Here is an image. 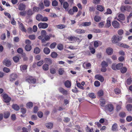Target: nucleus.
Instances as JSON below:
<instances>
[{
  "label": "nucleus",
  "instance_id": "obj_1",
  "mask_svg": "<svg viewBox=\"0 0 132 132\" xmlns=\"http://www.w3.org/2000/svg\"><path fill=\"white\" fill-rule=\"evenodd\" d=\"M122 39L121 36L118 35H114L112 39V41L113 43L116 44L120 41Z\"/></svg>",
  "mask_w": 132,
  "mask_h": 132
},
{
  "label": "nucleus",
  "instance_id": "obj_2",
  "mask_svg": "<svg viewBox=\"0 0 132 132\" xmlns=\"http://www.w3.org/2000/svg\"><path fill=\"white\" fill-rule=\"evenodd\" d=\"M2 95L3 98V101L5 103H9L11 100V98L6 94H3Z\"/></svg>",
  "mask_w": 132,
  "mask_h": 132
},
{
  "label": "nucleus",
  "instance_id": "obj_3",
  "mask_svg": "<svg viewBox=\"0 0 132 132\" xmlns=\"http://www.w3.org/2000/svg\"><path fill=\"white\" fill-rule=\"evenodd\" d=\"M38 26L39 28L45 29L48 27V24L46 23L40 22L38 24Z\"/></svg>",
  "mask_w": 132,
  "mask_h": 132
},
{
  "label": "nucleus",
  "instance_id": "obj_4",
  "mask_svg": "<svg viewBox=\"0 0 132 132\" xmlns=\"http://www.w3.org/2000/svg\"><path fill=\"white\" fill-rule=\"evenodd\" d=\"M18 9L20 11H24L25 10L26 6L25 4L21 3L18 5Z\"/></svg>",
  "mask_w": 132,
  "mask_h": 132
},
{
  "label": "nucleus",
  "instance_id": "obj_5",
  "mask_svg": "<svg viewBox=\"0 0 132 132\" xmlns=\"http://www.w3.org/2000/svg\"><path fill=\"white\" fill-rule=\"evenodd\" d=\"M3 64L7 67H9L11 64L10 61L7 59L4 60Z\"/></svg>",
  "mask_w": 132,
  "mask_h": 132
},
{
  "label": "nucleus",
  "instance_id": "obj_6",
  "mask_svg": "<svg viewBox=\"0 0 132 132\" xmlns=\"http://www.w3.org/2000/svg\"><path fill=\"white\" fill-rule=\"evenodd\" d=\"M26 81L28 82L29 83L34 84L36 82V80L32 77H30L27 79Z\"/></svg>",
  "mask_w": 132,
  "mask_h": 132
},
{
  "label": "nucleus",
  "instance_id": "obj_7",
  "mask_svg": "<svg viewBox=\"0 0 132 132\" xmlns=\"http://www.w3.org/2000/svg\"><path fill=\"white\" fill-rule=\"evenodd\" d=\"M95 77L96 79L100 80L101 82H103L104 81L103 77L100 75H96L95 76Z\"/></svg>",
  "mask_w": 132,
  "mask_h": 132
},
{
  "label": "nucleus",
  "instance_id": "obj_8",
  "mask_svg": "<svg viewBox=\"0 0 132 132\" xmlns=\"http://www.w3.org/2000/svg\"><path fill=\"white\" fill-rule=\"evenodd\" d=\"M112 25L115 28H118L119 26V22L116 21H114L112 22Z\"/></svg>",
  "mask_w": 132,
  "mask_h": 132
},
{
  "label": "nucleus",
  "instance_id": "obj_9",
  "mask_svg": "<svg viewBox=\"0 0 132 132\" xmlns=\"http://www.w3.org/2000/svg\"><path fill=\"white\" fill-rule=\"evenodd\" d=\"M17 78V76L16 74H12L10 76V80L11 81L15 80L16 78Z\"/></svg>",
  "mask_w": 132,
  "mask_h": 132
},
{
  "label": "nucleus",
  "instance_id": "obj_10",
  "mask_svg": "<svg viewBox=\"0 0 132 132\" xmlns=\"http://www.w3.org/2000/svg\"><path fill=\"white\" fill-rule=\"evenodd\" d=\"M113 49L110 47H108L106 50V52L109 55H112L113 53Z\"/></svg>",
  "mask_w": 132,
  "mask_h": 132
},
{
  "label": "nucleus",
  "instance_id": "obj_11",
  "mask_svg": "<svg viewBox=\"0 0 132 132\" xmlns=\"http://www.w3.org/2000/svg\"><path fill=\"white\" fill-rule=\"evenodd\" d=\"M41 35L38 37L39 39H42L46 35V32L45 30H43L41 31Z\"/></svg>",
  "mask_w": 132,
  "mask_h": 132
},
{
  "label": "nucleus",
  "instance_id": "obj_12",
  "mask_svg": "<svg viewBox=\"0 0 132 132\" xmlns=\"http://www.w3.org/2000/svg\"><path fill=\"white\" fill-rule=\"evenodd\" d=\"M119 19H118L117 20L119 21H120V20H123L125 19V16L124 14L120 13L118 15Z\"/></svg>",
  "mask_w": 132,
  "mask_h": 132
},
{
  "label": "nucleus",
  "instance_id": "obj_13",
  "mask_svg": "<svg viewBox=\"0 0 132 132\" xmlns=\"http://www.w3.org/2000/svg\"><path fill=\"white\" fill-rule=\"evenodd\" d=\"M91 23L90 22H84L82 23V24H78V25L79 26H90L91 24Z\"/></svg>",
  "mask_w": 132,
  "mask_h": 132
},
{
  "label": "nucleus",
  "instance_id": "obj_14",
  "mask_svg": "<svg viewBox=\"0 0 132 132\" xmlns=\"http://www.w3.org/2000/svg\"><path fill=\"white\" fill-rule=\"evenodd\" d=\"M45 125L47 128L51 129L53 127V123L51 122L47 123L45 124Z\"/></svg>",
  "mask_w": 132,
  "mask_h": 132
},
{
  "label": "nucleus",
  "instance_id": "obj_15",
  "mask_svg": "<svg viewBox=\"0 0 132 132\" xmlns=\"http://www.w3.org/2000/svg\"><path fill=\"white\" fill-rule=\"evenodd\" d=\"M21 70L22 72H26L27 66L26 65H22L20 66Z\"/></svg>",
  "mask_w": 132,
  "mask_h": 132
},
{
  "label": "nucleus",
  "instance_id": "obj_16",
  "mask_svg": "<svg viewBox=\"0 0 132 132\" xmlns=\"http://www.w3.org/2000/svg\"><path fill=\"white\" fill-rule=\"evenodd\" d=\"M83 67L84 68H89L91 66V64L89 63L85 62L83 63Z\"/></svg>",
  "mask_w": 132,
  "mask_h": 132
},
{
  "label": "nucleus",
  "instance_id": "obj_17",
  "mask_svg": "<svg viewBox=\"0 0 132 132\" xmlns=\"http://www.w3.org/2000/svg\"><path fill=\"white\" fill-rule=\"evenodd\" d=\"M75 31L78 34H83L85 33V31L83 29H77L75 30Z\"/></svg>",
  "mask_w": 132,
  "mask_h": 132
},
{
  "label": "nucleus",
  "instance_id": "obj_18",
  "mask_svg": "<svg viewBox=\"0 0 132 132\" xmlns=\"http://www.w3.org/2000/svg\"><path fill=\"white\" fill-rule=\"evenodd\" d=\"M60 92L62 93L63 94L67 95L68 94V92L66 90L62 88H60L59 89Z\"/></svg>",
  "mask_w": 132,
  "mask_h": 132
},
{
  "label": "nucleus",
  "instance_id": "obj_19",
  "mask_svg": "<svg viewBox=\"0 0 132 132\" xmlns=\"http://www.w3.org/2000/svg\"><path fill=\"white\" fill-rule=\"evenodd\" d=\"M111 21L110 18H108L107 20V22L105 25V26L107 28H109L111 26Z\"/></svg>",
  "mask_w": 132,
  "mask_h": 132
},
{
  "label": "nucleus",
  "instance_id": "obj_20",
  "mask_svg": "<svg viewBox=\"0 0 132 132\" xmlns=\"http://www.w3.org/2000/svg\"><path fill=\"white\" fill-rule=\"evenodd\" d=\"M118 129V125L116 123L114 124L112 127V130L113 131H116Z\"/></svg>",
  "mask_w": 132,
  "mask_h": 132
},
{
  "label": "nucleus",
  "instance_id": "obj_21",
  "mask_svg": "<svg viewBox=\"0 0 132 132\" xmlns=\"http://www.w3.org/2000/svg\"><path fill=\"white\" fill-rule=\"evenodd\" d=\"M108 109L109 111L111 112L113 110L114 107L113 105L111 104H108Z\"/></svg>",
  "mask_w": 132,
  "mask_h": 132
},
{
  "label": "nucleus",
  "instance_id": "obj_22",
  "mask_svg": "<svg viewBox=\"0 0 132 132\" xmlns=\"http://www.w3.org/2000/svg\"><path fill=\"white\" fill-rule=\"evenodd\" d=\"M25 49L27 51H30L31 49V46L30 44H27L26 45Z\"/></svg>",
  "mask_w": 132,
  "mask_h": 132
},
{
  "label": "nucleus",
  "instance_id": "obj_23",
  "mask_svg": "<svg viewBox=\"0 0 132 132\" xmlns=\"http://www.w3.org/2000/svg\"><path fill=\"white\" fill-rule=\"evenodd\" d=\"M123 66V64L122 63H118L116 65V68L117 70H119Z\"/></svg>",
  "mask_w": 132,
  "mask_h": 132
},
{
  "label": "nucleus",
  "instance_id": "obj_24",
  "mask_svg": "<svg viewBox=\"0 0 132 132\" xmlns=\"http://www.w3.org/2000/svg\"><path fill=\"white\" fill-rule=\"evenodd\" d=\"M19 27L20 29L22 31H24L25 32H26V30L25 29L22 23H21L20 24Z\"/></svg>",
  "mask_w": 132,
  "mask_h": 132
},
{
  "label": "nucleus",
  "instance_id": "obj_25",
  "mask_svg": "<svg viewBox=\"0 0 132 132\" xmlns=\"http://www.w3.org/2000/svg\"><path fill=\"white\" fill-rule=\"evenodd\" d=\"M66 87L67 88H69L71 86V83L69 80L66 81L64 83Z\"/></svg>",
  "mask_w": 132,
  "mask_h": 132
},
{
  "label": "nucleus",
  "instance_id": "obj_26",
  "mask_svg": "<svg viewBox=\"0 0 132 132\" xmlns=\"http://www.w3.org/2000/svg\"><path fill=\"white\" fill-rule=\"evenodd\" d=\"M43 69L45 71L48 70L49 69L48 65L46 64H44L43 66Z\"/></svg>",
  "mask_w": 132,
  "mask_h": 132
},
{
  "label": "nucleus",
  "instance_id": "obj_27",
  "mask_svg": "<svg viewBox=\"0 0 132 132\" xmlns=\"http://www.w3.org/2000/svg\"><path fill=\"white\" fill-rule=\"evenodd\" d=\"M45 6L46 7H48L50 4V3L47 0H44L43 1Z\"/></svg>",
  "mask_w": 132,
  "mask_h": 132
},
{
  "label": "nucleus",
  "instance_id": "obj_28",
  "mask_svg": "<svg viewBox=\"0 0 132 132\" xmlns=\"http://www.w3.org/2000/svg\"><path fill=\"white\" fill-rule=\"evenodd\" d=\"M44 53L46 54H49L50 52V49L47 47H46L44 48Z\"/></svg>",
  "mask_w": 132,
  "mask_h": 132
},
{
  "label": "nucleus",
  "instance_id": "obj_29",
  "mask_svg": "<svg viewBox=\"0 0 132 132\" xmlns=\"http://www.w3.org/2000/svg\"><path fill=\"white\" fill-rule=\"evenodd\" d=\"M126 108L128 111H131L132 110V105L131 104H127Z\"/></svg>",
  "mask_w": 132,
  "mask_h": 132
},
{
  "label": "nucleus",
  "instance_id": "obj_30",
  "mask_svg": "<svg viewBox=\"0 0 132 132\" xmlns=\"http://www.w3.org/2000/svg\"><path fill=\"white\" fill-rule=\"evenodd\" d=\"M12 107L16 111H18L20 109L19 106L16 104H13L12 106Z\"/></svg>",
  "mask_w": 132,
  "mask_h": 132
},
{
  "label": "nucleus",
  "instance_id": "obj_31",
  "mask_svg": "<svg viewBox=\"0 0 132 132\" xmlns=\"http://www.w3.org/2000/svg\"><path fill=\"white\" fill-rule=\"evenodd\" d=\"M33 104L32 102H29L26 104V107L28 108H32Z\"/></svg>",
  "mask_w": 132,
  "mask_h": 132
},
{
  "label": "nucleus",
  "instance_id": "obj_32",
  "mask_svg": "<svg viewBox=\"0 0 132 132\" xmlns=\"http://www.w3.org/2000/svg\"><path fill=\"white\" fill-rule=\"evenodd\" d=\"M97 10L100 11H102L104 10V7L101 5H98L97 6Z\"/></svg>",
  "mask_w": 132,
  "mask_h": 132
},
{
  "label": "nucleus",
  "instance_id": "obj_33",
  "mask_svg": "<svg viewBox=\"0 0 132 132\" xmlns=\"http://www.w3.org/2000/svg\"><path fill=\"white\" fill-rule=\"evenodd\" d=\"M59 74L60 75L63 74L64 72V69L63 68H60L58 70Z\"/></svg>",
  "mask_w": 132,
  "mask_h": 132
},
{
  "label": "nucleus",
  "instance_id": "obj_34",
  "mask_svg": "<svg viewBox=\"0 0 132 132\" xmlns=\"http://www.w3.org/2000/svg\"><path fill=\"white\" fill-rule=\"evenodd\" d=\"M40 51V49L38 47H36L34 49V53L36 54H37L39 53Z\"/></svg>",
  "mask_w": 132,
  "mask_h": 132
},
{
  "label": "nucleus",
  "instance_id": "obj_35",
  "mask_svg": "<svg viewBox=\"0 0 132 132\" xmlns=\"http://www.w3.org/2000/svg\"><path fill=\"white\" fill-rule=\"evenodd\" d=\"M43 18L42 16L40 14H38L36 16V19L38 21H41Z\"/></svg>",
  "mask_w": 132,
  "mask_h": 132
},
{
  "label": "nucleus",
  "instance_id": "obj_36",
  "mask_svg": "<svg viewBox=\"0 0 132 132\" xmlns=\"http://www.w3.org/2000/svg\"><path fill=\"white\" fill-rule=\"evenodd\" d=\"M44 61L46 63H47L49 64H51L52 63L51 60L49 58H45Z\"/></svg>",
  "mask_w": 132,
  "mask_h": 132
},
{
  "label": "nucleus",
  "instance_id": "obj_37",
  "mask_svg": "<svg viewBox=\"0 0 132 132\" xmlns=\"http://www.w3.org/2000/svg\"><path fill=\"white\" fill-rule=\"evenodd\" d=\"M101 65L102 67H108V62H106L105 61L102 62Z\"/></svg>",
  "mask_w": 132,
  "mask_h": 132
},
{
  "label": "nucleus",
  "instance_id": "obj_38",
  "mask_svg": "<svg viewBox=\"0 0 132 132\" xmlns=\"http://www.w3.org/2000/svg\"><path fill=\"white\" fill-rule=\"evenodd\" d=\"M132 80L130 78H129L127 79L126 82V84H127L128 85H130L131 84L132 82Z\"/></svg>",
  "mask_w": 132,
  "mask_h": 132
},
{
  "label": "nucleus",
  "instance_id": "obj_39",
  "mask_svg": "<svg viewBox=\"0 0 132 132\" xmlns=\"http://www.w3.org/2000/svg\"><path fill=\"white\" fill-rule=\"evenodd\" d=\"M101 19V18L98 16H96L94 18L96 22H98L100 21Z\"/></svg>",
  "mask_w": 132,
  "mask_h": 132
},
{
  "label": "nucleus",
  "instance_id": "obj_40",
  "mask_svg": "<svg viewBox=\"0 0 132 132\" xmlns=\"http://www.w3.org/2000/svg\"><path fill=\"white\" fill-rule=\"evenodd\" d=\"M10 114L8 112H6L4 113V117L5 118H8Z\"/></svg>",
  "mask_w": 132,
  "mask_h": 132
},
{
  "label": "nucleus",
  "instance_id": "obj_41",
  "mask_svg": "<svg viewBox=\"0 0 132 132\" xmlns=\"http://www.w3.org/2000/svg\"><path fill=\"white\" fill-rule=\"evenodd\" d=\"M127 71V69L125 67H122L121 69V71L122 73H125Z\"/></svg>",
  "mask_w": 132,
  "mask_h": 132
},
{
  "label": "nucleus",
  "instance_id": "obj_42",
  "mask_svg": "<svg viewBox=\"0 0 132 132\" xmlns=\"http://www.w3.org/2000/svg\"><path fill=\"white\" fill-rule=\"evenodd\" d=\"M69 4L67 2H64L63 3V7L66 9L69 6Z\"/></svg>",
  "mask_w": 132,
  "mask_h": 132
},
{
  "label": "nucleus",
  "instance_id": "obj_43",
  "mask_svg": "<svg viewBox=\"0 0 132 132\" xmlns=\"http://www.w3.org/2000/svg\"><path fill=\"white\" fill-rule=\"evenodd\" d=\"M50 72L51 73L54 74L56 72V70L54 68H52L50 69Z\"/></svg>",
  "mask_w": 132,
  "mask_h": 132
},
{
  "label": "nucleus",
  "instance_id": "obj_44",
  "mask_svg": "<svg viewBox=\"0 0 132 132\" xmlns=\"http://www.w3.org/2000/svg\"><path fill=\"white\" fill-rule=\"evenodd\" d=\"M39 8L41 9H43L44 8V6L43 5V2L42 1L39 4Z\"/></svg>",
  "mask_w": 132,
  "mask_h": 132
},
{
  "label": "nucleus",
  "instance_id": "obj_45",
  "mask_svg": "<svg viewBox=\"0 0 132 132\" xmlns=\"http://www.w3.org/2000/svg\"><path fill=\"white\" fill-rule=\"evenodd\" d=\"M100 105L102 106H104L105 103V101L103 99H101L100 100Z\"/></svg>",
  "mask_w": 132,
  "mask_h": 132
},
{
  "label": "nucleus",
  "instance_id": "obj_46",
  "mask_svg": "<svg viewBox=\"0 0 132 132\" xmlns=\"http://www.w3.org/2000/svg\"><path fill=\"white\" fill-rule=\"evenodd\" d=\"M104 22H101L99 23L98 26L100 28H102L104 26Z\"/></svg>",
  "mask_w": 132,
  "mask_h": 132
},
{
  "label": "nucleus",
  "instance_id": "obj_47",
  "mask_svg": "<svg viewBox=\"0 0 132 132\" xmlns=\"http://www.w3.org/2000/svg\"><path fill=\"white\" fill-rule=\"evenodd\" d=\"M3 70L4 72L7 73L10 72V69L8 68L5 67L3 68Z\"/></svg>",
  "mask_w": 132,
  "mask_h": 132
},
{
  "label": "nucleus",
  "instance_id": "obj_48",
  "mask_svg": "<svg viewBox=\"0 0 132 132\" xmlns=\"http://www.w3.org/2000/svg\"><path fill=\"white\" fill-rule=\"evenodd\" d=\"M89 97L92 98H95L96 97L95 95L93 93H90L89 94Z\"/></svg>",
  "mask_w": 132,
  "mask_h": 132
},
{
  "label": "nucleus",
  "instance_id": "obj_49",
  "mask_svg": "<svg viewBox=\"0 0 132 132\" xmlns=\"http://www.w3.org/2000/svg\"><path fill=\"white\" fill-rule=\"evenodd\" d=\"M103 90H100L97 93V94L99 96H101L103 95Z\"/></svg>",
  "mask_w": 132,
  "mask_h": 132
},
{
  "label": "nucleus",
  "instance_id": "obj_50",
  "mask_svg": "<svg viewBox=\"0 0 132 132\" xmlns=\"http://www.w3.org/2000/svg\"><path fill=\"white\" fill-rule=\"evenodd\" d=\"M13 60L15 62H17L19 61V59L18 57L15 56L13 57Z\"/></svg>",
  "mask_w": 132,
  "mask_h": 132
},
{
  "label": "nucleus",
  "instance_id": "obj_51",
  "mask_svg": "<svg viewBox=\"0 0 132 132\" xmlns=\"http://www.w3.org/2000/svg\"><path fill=\"white\" fill-rule=\"evenodd\" d=\"M57 48L60 50H62L63 48V46L62 44H59L57 46Z\"/></svg>",
  "mask_w": 132,
  "mask_h": 132
},
{
  "label": "nucleus",
  "instance_id": "obj_52",
  "mask_svg": "<svg viewBox=\"0 0 132 132\" xmlns=\"http://www.w3.org/2000/svg\"><path fill=\"white\" fill-rule=\"evenodd\" d=\"M57 27L60 29H62L65 27V26L63 24H60L57 25L56 26Z\"/></svg>",
  "mask_w": 132,
  "mask_h": 132
},
{
  "label": "nucleus",
  "instance_id": "obj_53",
  "mask_svg": "<svg viewBox=\"0 0 132 132\" xmlns=\"http://www.w3.org/2000/svg\"><path fill=\"white\" fill-rule=\"evenodd\" d=\"M114 91L115 93L117 94H118L120 93V91L118 88H116L114 89Z\"/></svg>",
  "mask_w": 132,
  "mask_h": 132
},
{
  "label": "nucleus",
  "instance_id": "obj_54",
  "mask_svg": "<svg viewBox=\"0 0 132 132\" xmlns=\"http://www.w3.org/2000/svg\"><path fill=\"white\" fill-rule=\"evenodd\" d=\"M56 45V44L55 42H54L51 44L50 47L52 49L55 48Z\"/></svg>",
  "mask_w": 132,
  "mask_h": 132
},
{
  "label": "nucleus",
  "instance_id": "obj_55",
  "mask_svg": "<svg viewBox=\"0 0 132 132\" xmlns=\"http://www.w3.org/2000/svg\"><path fill=\"white\" fill-rule=\"evenodd\" d=\"M89 48L92 53L93 54L95 53V50L93 47H91L89 46Z\"/></svg>",
  "mask_w": 132,
  "mask_h": 132
},
{
  "label": "nucleus",
  "instance_id": "obj_56",
  "mask_svg": "<svg viewBox=\"0 0 132 132\" xmlns=\"http://www.w3.org/2000/svg\"><path fill=\"white\" fill-rule=\"evenodd\" d=\"M32 11L31 9H29L27 12V14L29 16H31L33 14Z\"/></svg>",
  "mask_w": 132,
  "mask_h": 132
},
{
  "label": "nucleus",
  "instance_id": "obj_57",
  "mask_svg": "<svg viewBox=\"0 0 132 132\" xmlns=\"http://www.w3.org/2000/svg\"><path fill=\"white\" fill-rule=\"evenodd\" d=\"M86 130L87 132H92L93 130V128H92L91 129L87 126V127L86 128Z\"/></svg>",
  "mask_w": 132,
  "mask_h": 132
},
{
  "label": "nucleus",
  "instance_id": "obj_58",
  "mask_svg": "<svg viewBox=\"0 0 132 132\" xmlns=\"http://www.w3.org/2000/svg\"><path fill=\"white\" fill-rule=\"evenodd\" d=\"M94 85L95 86L98 87L100 85V83L98 81H96L94 83Z\"/></svg>",
  "mask_w": 132,
  "mask_h": 132
},
{
  "label": "nucleus",
  "instance_id": "obj_59",
  "mask_svg": "<svg viewBox=\"0 0 132 132\" xmlns=\"http://www.w3.org/2000/svg\"><path fill=\"white\" fill-rule=\"evenodd\" d=\"M43 63V60H41L37 63V65L38 66H40L42 65Z\"/></svg>",
  "mask_w": 132,
  "mask_h": 132
},
{
  "label": "nucleus",
  "instance_id": "obj_60",
  "mask_svg": "<svg viewBox=\"0 0 132 132\" xmlns=\"http://www.w3.org/2000/svg\"><path fill=\"white\" fill-rule=\"evenodd\" d=\"M126 120L128 122H130L132 120V117L131 116H127L126 118Z\"/></svg>",
  "mask_w": 132,
  "mask_h": 132
},
{
  "label": "nucleus",
  "instance_id": "obj_61",
  "mask_svg": "<svg viewBox=\"0 0 132 132\" xmlns=\"http://www.w3.org/2000/svg\"><path fill=\"white\" fill-rule=\"evenodd\" d=\"M26 14V11H23L22 12H20L19 13V14L22 16H25Z\"/></svg>",
  "mask_w": 132,
  "mask_h": 132
},
{
  "label": "nucleus",
  "instance_id": "obj_62",
  "mask_svg": "<svg viewBox=\"0 0 132 132\" xmlns=\"http://www.w3.org/2000/svg\"><path fill=\"white\" fill-rule=\"evenodd\" d=\"M28 37L31 40H34L35 39V36L34 35H30L28 36Z\"/></svg>",
  "mask_w": 132,
  "mask_h": 132
},
{
  "label": "nucleus",
  "instance_id": "obj_63",
  "mask_svg": "<svg viewBox=\"0 0 132 132\" xmlns=\"http://www.w3.org/2000/svg\"><path fill=\"white\" fill-rule=\"evenodd\" d=\"M58 4L56 0L53 1L52 3V6H56Z\"/></svg>",
  "mask_w": 132,
  "mask_h": 132
},
{
  "label": "nucleus",
  "instance_id": "obj_64",
  "mask_svg": "<svg viewBox=\"0 0 132 132\" xmlns=\"http://www.w3.org/2000/svg\"><path fill=\"white\" fill-rule=\"evenodd\" d=\"M51 56L53 58H55L57 56V54L56 52H53L52 53Z\"/></svg>",
  "mask_w": 132,
  "mask_h": 132
}]
</instances>
